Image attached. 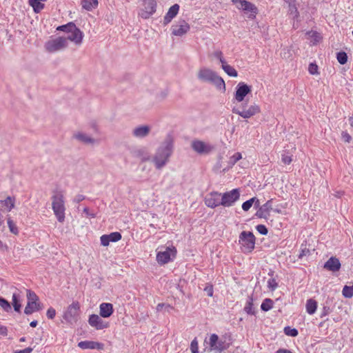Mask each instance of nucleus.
<instances>
[{
	"instance_id": "7ed1b4c3",
	"label": "nucleus",
	"mask_w": 353,
	"mask_h": 353,
	"mask_svg": "<svg viewBox=\"0 0 353 353\" xmlns=\"http://www.w3.org/2000/svg\"><path fill=\"white\" fill-rule=\"evenodd\" d=\"M231 1L236 8L247 15L248 19H256L259 10L254 3L247 0H231Z\"/></svg>"
},
{
	"instance_id": "0eeeda50",
	"label": "nucleus",
	"mask_w": 353,
	"mask_h": 353,
	"mask_svg": "<svg viewBox=\"0 0 353 353\" xmlns=\"http://www.w3.org/2000/svg\"><path fill=\"white\" fill-rule=\"evenodd\" d=\"M172 146L171 144H167L165 147L159 149L154 161L158 169L161 168L168 161L172 154Z\"/></svg>"
},
{
	"instance_id": "09e8293b",
	"label": "nucleus",
	"mask_w": 353,
	"mask_h": 353,
	"mask_svg": "<svg viewBox=\"0 0 353 353\" xmlns=\"http://www.w3.org/2000/svg\"><path fill=\"white\" fill-rule=\"evenodd\" d=\"M281 161L285 165H290L292 161V156L288 155L286 154H283L281 155Z\"/></svg>"
},
{
	"instance_id": "13d9d810",
	"label": "nucleus",
	"mask_w": 353,
	"mask_h": 353,
	"mask_svg": "<svg viewBox=\"0 0 353 353\" xmlns=\"http://www.w3.org/2000/svg\"><path fill=\"white\" fill-rule=\"evenodd\" d=\"M330 313V307L327 306H324L323 307L322 312L321 313V318H323L324 316L328 315Z\"/></svg>"
},
{
	"instance_id": "e433bc0d",
	"label": "nucleus",
	"mask_w": 353,
	"mask_h": 353,
	"mask_svg": "<svg viewBox=\"0 0 353 353\" xmlns=\"http://www.w3.org/2000/svg\"><path fill=\"white\" fill-rule=\"evenodd\" d=\"M27 299L28 302L39 303L38 296L35 292L30 290H27Z\"/></svg>"
},
{
	"instance_id": "9d476101",
	"label": "nucleus",
	"mask_w": 353,
	"mask_h": 353,
	"mask_svg": "<svg viewBox=\"0 0 353 353\" xmlns=\"http://www.w3.org/2000/svg\"><path fill=\"white\" fill-rule=\"evenodd\" d=\"M239 198L240 191L237 188L224 192L221 194V205L223 207H230L233 205Z\"/></svg>"
},
{
	"instance_id": "3c124183",
	"label": "nucleus",
	"mask_w": 353,
	"mask_h": 353,
	"mask_svg": "<svg viewBox=\"0 0 353 353\" xmlns=\"http://www.w3.org/2000/svg\"><path fill=\"white\" fill-rule=\"evenodd\" d=\"M268 285L270 290H274L276 288H277L278 283H276V281L274 279H271L268 280Z\"/></svg>"
},
{
	"instance_id": "f3484780",
	"label": "nucleus",
	"mask_w": 353,
	"mask_h": 353,
	"mask_svg": "<svg viewBox=\"0 0 353 353\" xmlns=\"http://www.w3.org/2000/svg\"><path fill=\"white\" fill-rule=\"evenodd\" d=\"M155 0H143L144 9L141 12V17L144 19L148 18L156 11Z\"/></svg>"
},
{
	"instance_id": "1a4fd4ad",
	"label": "nucleus",
	"mask_w": 353,
	"mask_h": 353,
	"mask_svg": "<svg viewBox=\"0 0 353 353\" xmlns=\"http://www.w3.org/2000/svg\"><path fill=\"white\" fill-rule=\"evenodd\" d=\"M176 249L174 246L167 247L165 250L159 251L157 254V261L159 264L164 265L175 258Z\"/></svg>"
},
{
	"instance_id": "a878e982",
	"label": "nucleus",
	"mask_w": 353,
	"mask_h": 353,
	"mask_svg": "<svg viewBox=\"0 0 353 353\" xmlns=\"http://www.w3.org/2000/svg\"><path fill=\"white\" fill-rule=\"evenodd\" d=\"M98 0H81V5L87 11H92L98 6Z\"/></svg>"
},
{
	"instance_id": "ea45409f",
	"label": "nucleus",
	"mask_w": 353,
	"mask_h": 353,
	"mask_svg": "<svg viewBox=\"0 0 353 353\" xmlns=\"http://www.w3.org/2000/svg\"><path fill=\"white\" fill-rule=\"evenodd\" d=\"M0 307L6 312H9L11 310L10 303L3 298L0 297Z\"/></svg>"
},
{
	"instance_id": "c756f323",
	"label": "nucleus",
	"mask_w": 353,
	"mask_h": 353,
	"mask_svg": "<svg viewBox=\"0 0 353 353\" xmlns=\"http://www.w3.org/2000/svg\"><path fill=\"white\" fill-rule=\"evenodd\" d=\"M0 202L8 212L14 208L15 199L13 197L8 196L5 200L0 201Z\"/></svg>"
},
{
	"instance_id": "680f3d73",
	"label": "nucleus",
	"mask_w": 353,
	"mask_h": 353,
	"mask_svg": "<svg viewBox=\"0 0 353 353\" xmlns=\"http://www.w3.org/2000/svg\"><path fill=\"white\" fill-rule=\"evenodd\" d=\"M83 211L87 215V216L91 217V218L95 217V214L94 213H90L89 209L88 208H83Z\"/></svg>"
},
{
	"instance_id": "603ef678",
	"label": "nucleus",
	"mask_w": 353,
	"mask_h": 353,
	"mask_svg": "<svg viewBox=\"0 0 353 353\" xmlns=\"http://www.w3.org/2000/svg\"><path fill=\"white\" fill-rule=\"evenodd\" d=\"M256 228V230L261 234L265 235L268 234V229L264 225H258Z\"/></svg>"
},
{
	"instance_id": "4d7b16f0",
	"label": "nucleus",
	"mask_w": 353,
	"mask_h": 353,
	"mask_svg": "<svg viewBox=\"0 0 353 353\" xmlns=\"http://www.w3.org/2000/svg\"><path fill=\"white\" fill-rule=\"evenodd\" d=\"M308 34L311 35V37H314L315 43L319 42L321 39L320 34L315 32H308Z\"/></svg>"
},
{
	"instance_id": "49530a36",
	"label": "nucleus",
	"mask_w": 353,
	"mask_h": 353,
	"mask_svg": "<svg viewBox=\"0 0 353 353\" xmlns=\"http://www.w3.org/2000/svg\"><path fill=\"white\" fill-rule=\"evenodd\" d=\"M190 350L192 353H199V345L196 339H194L191 342Z\"/></svg>"
},
{
	"instance_id": "a211bd4d",
	"label": "nucleus",
	"mask_w": 353,
	"mask_h": 353,
	"mask_svg": "<svg viewBox=\"0 0 353 353\" xmlns=\"http://www.w3.org/2000/svg\"><path fill=\"white\" fill-rule=\"evenodd\" d=\"M122 236L119 232H114L109 234H103L100 237L101 244L103 246L109 245L110 242H117L120 241Z\"/></svg>"
},
{
	"instance_id": "6ab92c4d",
	"label": "nucleus",
	"mask_w": 353,
	"mask_h": 353,
	"mask_svg": "<svg viewBox=\"0 0 353 353\" xmlns=\"http://www.w3.org/2000/svg\"><path fill=\"white\" fill-rule=\"evenodd\" d=\"M272 210V201L268 200L265 203L259 208L256 213V216L261 219H268Z\"/></svg>"
},
{
	"instance_id": "a18cd8bd",
	"label": "nucleus",
	"mask_w": 353,
	"mask_h": 353,
	"mask_svg": "<svg viewBox=\"0 0 353 353\" xmlns=\"http://www.w3.org/2000/svg\"><path fill=\"white\" fill-rule=\"evenodd\" d=\"M75 137L84 142V143H92V139L86 137L85 134H75Z\"/></svg>"
},
{
	"instance_id": "4be33fe9",
	"label": "nucleus",
	"mask_w": 353,
	"mask_h": 353,
	"mask_svg": "<svg viewBox=\"0 0 353 353\" xmlns=\"http://www.w3.org/2000/svg\"><path fill=\"white\" fill-rule=\"evenodd\" d=\"M341 266L339 260L334 256L330 257L324 264V268L332 272L339 271Z\"/></svg>"
},
{
	"instance_id": "f8f14e48",
	"label": "nucleus",
	"mask_w": 353,
	"mask_h": 353,
	"mask_svg": "<svg viewBox=\"0 0 353 353\" xmlns=\"http://www.w3.org/2000/svg\"><path fill=\"white\" fill-rule=\"evenodd\" d=\"M252 92V86L244 82H239L234 94V101L237 103L244 101L245 97Z\"/></svg>"
},
{
	"instance_id": "c9c22d12",
	"label": "nucleus",
	"mask_w": 353,
	"mask_h": 353,
	"mask_svg": "<svg viewBox=\"0 0 353 353\" xmlns=\"http://www.w3.org/2000/svg\"><path fill=\"white\" fill-rule=\"evenodd\" d=\"M343 296L350 299L353 296V285L352 286L345 285L342 290Z\"/></svg>"
},
{
	"instance_id": "c03bdc74",
	"label": "nucleus",
	"mask_w": 353,
	"mask_h": 353,
	"mask_svg": "<svg viewBox=\"0 0 353 353\" xmlns=\"http://www.w3.org/2000/svg\"><path fill=\"white\" fill-rule=\"evenodd\" d=\"M292 56L291 50L289 48H284L281 52V57L283 59H290Z\"/></svg>"
},
{
	"instance_id": "bf43d9fd",
	"label": "nucleus",
	"mask_w": 353,
	"mask_h": 353,
	"mask_svg": "<svg viewBox=\"0 0 353 353\" xmlns=\"http://www.w3.org/2000/svg\"><path fill=\"white\" fill-rule=\"evenodd\" d=\"M32 352V347H27L24 350H17V351L14 352V353H31Z\"/></svg>"
},
{
	"instance_id": "5fc2aeb1",
	"label": "nucleus",
	"mask_w": 353,
	"mask_h": 353,
	"mask_svg": "<svg viewBox=\"0 0 353 353\" xmlns=\"http://www.w3.org/2000/svg\"><path fill=\"white\" fill-rule=\"evenodd\" d=\"M343 140L346 143H350L352 140V137L346 131H343L341 133Z\"/></svg>"
},
{
	"instance_id": "37998d69",
	"label": "nucleus",
	"mask_w": 353,
	"mask_h": 353,
	"mask_svg": "<svg viewBox=\"0 0 353 353\" xmlns=\"http://www.w3.org/2000/svg\"><path fill=\"white\" fill-rule=\"evenodd\" d=\"M284 332L286 335L290 336H296L299 334L298 330L296 329L291 328L290 327H285Z\"/></svg>"
},
{
	"instance_id": "39448f33",
	"label": "nucleus",
	"mask_w": 353,
	"mask_h": 353,
	"mask_svg": "<svg viewBox=\"0 0 353 353\" xmlns=\"http://www.w3.org/2000/svg\"><path fill=\"white\" fill-rule=\"evenodd\" d=\"M205 343L209 345V350L210 352H221L230 347L229 343H227L223 339H220L216 334H210L208 339H205Z\"/></svg>"
},
{
	"instance_id": "f257e3e1",
	"label": "nucleus",
	"mask_w": 353,
	"mask_h": 353,
	"mask_svg": "<svg viewBox=\"0 0 353 353\" xmlns=\"http://www.w3.org/2000/svg\"><path fill=\"white\" fill-rule=\"evenodd\" d=\"M240 103V104L234 105L232 111L243 119H250L261 112V108L256 103L248 105V103L245 101Z\"/></svg>"
},
{
	"instance_id": "c85d7f7f",
	"label": "nucleus",
	"mask_w": 353,
	"mask_h": 353,
	"mask_svg": "<svg viewBox=\"0 0 353 353\" xmlns=\"http://www.w3.org/2000/svg\"><path fill=\"white\" fill-rule=\"evenodd\" d=\"M149 127L146 125L140 126L134 130L133 134L135 137H145L149 133Z\"/></svg>"
},
{
	"instance_id": "052dcab7",
	"label": "nucleus",
	"mask_w": 353,
	"mask_h": 353,
	"mask_svg": "<svg viewBox=\"0 0 353 353\" xmlns=\"http://www.w3.org/2000/svg\"><path fill=\"white\" fill-rule=\"evenodd\" d=\"M309 253H310V250L305 248L301 250V253L299 255V258L301 259L303 256H306Z\"/></svg>"
},
{
	"instance_id": "de8ad7c7",
	"label": "nucleus",
	"mask_w": 353,
	"mask_h": 353,
	"mask_svg": "<svg viewBox=\"0 0 353 353\" xmlns=\"http://www.w3.org/2000/svg\"><path fill=\"white\" fill-rule=\"evenodd\" d=\"M213 57L218 59L220 62L221 63V65H223V63H225V61L223 56V52L221 50H216L212 54Z\"/></svg>"
},
{
	"instance_id": "864d4df0",
	"label": "nucleus",
	"mask_w": 353,
	"mask_h": 353,
	"mask_svg": "<svg viewBox=\"0 0 353 353\" xmlns=\"http://www.w3.org/2000/svg\"><path fill=\"white\" fill-rule=\"evenodd\" d=\"M241 159V154L240 152H236L231 157V161L232 162V163H235Z\"/></svg>"
},
{
	"instance_id": "9b49d317",
	"label": "nucleus",
	"mask_w": 353,
	"mask_h": 353,
	"mask_svg": "<svg viewBox=\"0 0 353 353\" xmlns=\"http://www.w3.org/2000/svg\"><path fill=\"white\" fill-rule=\"evenodd\" d=\"M198 77L200 80L207 82L219 83L223 85L225 83L222 78L218 77L214 72L208 68H202L198 72Z\"/></svg>"
},
{
	"instance_id": "5701e85b",
	"label": "nucleus",
	"mask_w": 353,
	"mask_h": 353,
	"mask_svg": "<svg viewBox=\"0 0 353 353\" xmlns=\"http://www.w3.org/2000/svg\"><path fill=\"white\" fill-rule=\"evenodd\" d=\"M114 312L113 305L109 303H102L99 305V314L103 318H108Z\"/></svg>"
},
{
	"instance_id": "79ce46f5",
	"label": "nucleus",
	"mask_w": 353,
	"mask_h": 353,
	"mask_svg": "<svg viewBox=\"0 0 353 353\" xmlns=\"http://www.w3.org/2000/svg\"><path fill=\"white\" fill-rule=\"evenodd\" d=\"M308 72L310 74L312 75L319 74L318 65L316 63H311L308 67Z\"/></svg>"
},
{
	"instance_id": "338daca9",
	"label": "nucleus",
	"mask_w": 353,
	"mask_h": 353,
	"mask_svg": "<svg viewBox=\"0 0 353 353\" xmlns=\"http://www.w3.org/2000/svg\"><path fill=\"white\" fill-rule=\"evenodd\" d=\"M37 324H38L37 321H32V322H30V325L32 327H35L37 325Z\"/></svg>"
},
{
	"instance_id": "423d86ee",
	"label": "nucleus",
	"mask_w": 353,
	"mask_h": 353,
	"mask_svg": "<svg viewBox=\"0 0 353 353\" xmlns=\"http://www.w3.org/2000/svg\"><path fill=\"white\" fill-rule=\"evenodd\" d=\"M80 314V304L78 301H73L68 306L63 314V319L70 324L77 323Z\"/></svg>"
},
{
	"instance_id": "69168bd1",
	"label": "nucleus",
	"mask_w": 353,
	"mask_h": 353,
	"mask_svg": "<svg viewBox=\"0 0 353 353\" xmlns=\"http://www.w3.org/2000/svg\"><path fill=\"white\" fill-rule=\"evenodd\" d=\"M276 353H292V352L288 350L279 349V350H277L276 352Z\"/></svg>"
},
{
	"instance_id": "dca6fc26",
	"label": "nucleus",
	"mask_w": 353,
	"mask_h": 353,
	"mask_svg": "<svg viewBox=\"0 0 353 353\" xmlns=\"http://www.w3.org/2000/svg\"><path fill=\"white\" fill-rule=\"evenodd\" d=\"M89 325L97 330H103L109 327L108 323L104 322L97 314H91L88 319Z\"/></svg>"
},
{
	"instance_id": "20e7f679",
	"label": "nucleus",
	"mask_w": 353,
	"mask_h": 353,
	"mask_svg": "<svg viewBox=\"0 0 353 353\" xmlns=\"http://www.w3.org/2000/svg\"><path fill=\"white\" fill-rule=\"evenodd\" d=\"M239 243L242 252L250 254L255 248L256 238L252 232L243 231L239 235Z\"/></svg>"
},
{
	"instance_id": "4c0bfd02",
	"label": "nucleus",
	"mask_w": 353,
	"mask_h": 353,
	"mask_svg": "<svg viewBox=\"0 0 353 353\" xmlns=\"http://www.w3.org/2000/svg\"><path fill=\"white\" fill-rule=\"evenodd\" d=\"M8 225L10 231L12 234H14L15 235L18 234V233H19L18 228L10 218L8 219Z\"/></svg>"
},
{
	"instance_id": "bb28decb",
	"label": "nucleus",
	"mask_w": 353,
	"mask_h": 353,
	"mask_svg": "<svg viewBox=\"0 0 353 353\" xmlns=\"http://www.w3.org/2000/svg\"><path fill=\"white\" fill-rule=\"evenodd\" d=\"M47 0H29V4L31 6L36 13L40 12L44 8V2Z\"/></svg>"
},
{
	"instance_id": "473e14b6",
	"label": "nucleus",
	"mask_w": 353,
	"mask_h": 353,
	"mask_svg": "<svg viewBox=\"0 0 353 353\" xmlns=\"http://www.w3.org/2000/svg\"><path fill=\"white\" fill-rule=\"evenodd\" d=\"M253 305V299L252 297H249L244 307V311L248 314H254L255 311Z\"/></svg>"
},
{
	"instance_id": "ddd939ff",
	"label": "nucleus",
	"mask_w": 353,
	"mask_h": 353,
	"mask_svg": "<svg viewBox=\"0 0 353 353\" xmlns=\"http://www.w3.org/2000/svg\"><path fill=\"white\" fill-rule=\"evenodd\" d=\"M204 203L206 206L210 208H215L221 205V193L215 191L210 192L205 196Z\"/></svg>"
},
{
	"instance_id": "6e6552de",
	"label": "nucleus",
	"mask_w": 353,
	"mask_h": 353,
	"mask_svg": "<svg viewBox=\"0 0 353 353\" xmlns=\"http://www.w3.org/2000/svg\"><path fill=\"white\" fill-rule=\"evenodd\" d=\"M68 46L67 39L65 37H59L50 39L46 43L45 48L50 52H54L61 50Z\"/></svg>"
},
{
	"instance_id": "6e6d98bb",
	"label": "nucleus",
	"mask_w": 353,
	"mask_h": 353,
	"mask_svg": "<svg viewBox=\"0 0 353 353\" xmlns=\"http://www.w3.org/2000/svg\"><path fill=\"white\" fill-rule=\"evenodd\" d=\"M204 291L206 292L208 296L212 297L213 296L214 290L212 285L206 286Z\"/></svg>"
},
{
	"instance_id": "72a5a7b5",
	"label": "nucleus",
	"mask_w": 353,
	"mask_h": 353,
	"mask_svg": "<svg viewBox=\"0 0 353 353\" xmlns=\"http://www.w3.org/2000/svg\"><path fill=\"white\" fill-rule=\"evenodd\" d=\"M75 27H76V25L74 23L70 22L65 25L59 26L57 28V30L63 31V32H65L69 34L72 30H73V28H75Z\"/></svg>"
},
{
	"instance_id": "0e129e2a",
	"label": "nucleus",
	"mask_w": 353,
	"mask_h": 353,
	"mask_svg": "<svg viewBox=\"0 0 353 353\" xmlns=\"http://www.w3.org/2000/svg\"><path fill=\"white\" fill-rule=\"evenodd\" d=\"M163 307H165V303H159L157 305V311H161L162 310V309Z\"/></svg>"
},
{
	"instance_id": "393cba45",
	"label": "nucleus",
	"mask_w": 353,
	"mask_h": 353,
	"mask_svg": "<svg viewBox=\"0 0 353 353\" xmlns=\"http://www.w3.org/2000/svg\"><path fill=\"white\" fill-rule=\"evenodd\" d=\"M42 309V305L40 303L27 302V305L24 309V313L30 315L35 312H38Z\"/></svg>"
},
{
	"instance_id": "f704fd0d",
	"label": "nucleus",
	"mask_w": 353,
	"mask_h": 353,
	"mask_svg": "<svg viewBox=\"0 0 353 353\" xmlns=\"http://www.w3.org/2000/svg\"><path fill=\"white\" fill-rule=\"evenodd\" d=\"M272 307H273V301L270 299H265L263 301V303L261 305V310L265 312L269 311L270 310H271L272 308Z\"/></svg>"
},
{
	"instance_id": "aec40b11",
	"label": "nucleus",
	"mask_w": 353,
	"mask_h": 353,
	"mask_svg": "<svg viewBox=\"0 0 353 353\" xmlns=\"http://www.w3.org/2000/svg\"><path fill=\"white\" fill-rule=\"evenodd\" d=\"M78 346L82 350H101L104 348V345L101 343L92 341H83L78 343Z\"/></svg>"
},
{
	"instance_id": "7c9ffc66",
	"label": "nucleus",
	"mask_w": 353,
	"mask_h": 353,
	"mask_svg": "<svg viewBox=\"0 0 353 353\" xmlns=\"http://www.w3.org/2000/svg\"><path fill=\"white\" fill-rule=\"evenodd\" d=\"M221 67L224 72L230 77H236L238 76L237 71L232 66L228 65L226 61L223 63Z\"/></svg>"
},
{
	"instance_id": "b1692460",
	"label": "nucleus",
	"mask_w": 353,
	"mask_h": 353,
	"mask_svg": "<svg viewBox=\"0 0 353 353\" xmlns=\"http://www.w3.org/2000/svg\"><path fill=\"white\" fill-rule=\"evenodd\" d=\"M179 6L176 3L171 6L163 19V24L167 25L177 15L179 11Z\"/></svg>"
},
{
	"instance_id": "e2e57ef3",
	"label": "nucleus",
	"mask_w": 353,
	"mask_h": 353,
	"mask_svg": "<svg viewBox=\"0 0 353 353\" xmlns=\"http://www.w3.org/2000/svg\"><path fill=\"white\" fill-rule=\"evenodd\" d=\"M7 334L6 327L0 325V334Z\"/></svg>"
},
{
	"instance_id": "2f4dec72",
	"label": "nucleus",
	"mask_w": 353,
	"mask_h": 353,
	"mask_svg": "<svg viewBox=\"0 0 353 353\" xmlns=\"http://www.w3.org/2000/svg\"><path fill=\"white\" fill-rule=\"evenodd\" d=\"M12 304L14 310L19 312L21 307V304L20 303V296L19 294L14 293L12 294Z\"/></svg>"
},
{
	"instance_id": "f03ea898",
	"label": "nucleus",
	"mask_w": 353,
	"mask_h": 353,
	"mask_svg": "<svg viewBox=\"0 0 353 353\" xmlns=\"http://www.w3.org/2000/svg\"><path fill=\"white\" fill-rule=\"evenodd\" d=\"M52 208L59 222L63 223L65 218V206L63 194L56 192L52 196Z\"/></svg>"
},
{
	"instance_id": "412c9836",
	"label": "nucleus",
	"mask_w": 353,
	"mask_h": 353,
	"mask_svg": "<svg viewBox=\"0 0 353 353\" xmlns=\"http://www.w3.org/2000/svg\"><path fill=\"white\" fill-rule=\"evenodd\" d=\"M83 37V34L82 31L78 28L77 26L73 28V30H72L65 38L68 40H70L77 45L81 43Z\"/></svg>"
},
{
	"instance_id": "8fccbe9b",
	"label": "nucleus",
	"mask_w": 353,
	"mask_h": 353,
	"mask_svg": "<svg viewBox=\"0 0 353 353\" xmlns=\"http://www.w3.org/2000/svg\"><path fill=\"white\" fill-rule=\"evenodd\" d=\"M46 316L49 319H53L56 316V310L53 307H50L48 309Z\"/></svg>"
},
{
	"instance_id": "a19ab883",
	"label": "nucleus",
	"mask_w": 353,
	"mask_h": 353,
	"mask_svg": "<svg viewBox=\"0 0 353 353\" xmlns=\"http://www.w3.org/2000/svg\"><path fill=\"white\" fill-rule=\"evenodd\" d=\"M256 199L255 197H253V198H251L250 199L245 201L243 204H242V209L244 210V211H248L251 207L252 206L254 201L256 200Z\"/></svg>"
},
{
	"instance_id": "58836bf2",
	"label": "nucleus",
	"mask_w": 353,
	"mask_h": 353,
	"mask_svg": "<svg viewBox=\"0 0 353 353\" xmlns=\"http://www.w3.org/2000/svg\"><path fill=\"white\" fill-rule=\"evenodd\" d=\"M336 59L339 63L343 65L347 61V55L345 52H339L337 53Z\"/></svg>"
},
{
	"instance_id": "4468645a",
	"label": "nucleus",
	"mask_w": 353,
	"mask_h": 353,
	"mask_svg": "<svg viewBox=\"0 0 353 353\" xmlns=\"http://www.w3.org/2000/svg\"><path fill=\"white\" fill-rule=\"evenodd\" d=\"M190 25L183 19L179 20L172 27V33L174 36L181 37L190 30Z\"/></svg>"
},
{
	"instance_id": "cd10ccee",
	"label": "nucleus",
	"mask_w": 353,
	"mask_h": 353,
	"mask_svg": "<svg viewBox=\"0 0 353 353\" xmlns=\"http://www.w3.org/2000/svg\"><path fill=\"white\" fill-rule=\"evenodd\" d=\"M317 306V302L315 300L312 299H307L305 305L306 312L312 315L316 311Z\"/></svg>"
},
{
	"instance_id": "774afa93",
	"label": "nucleus",
	"mask_w": 353,
	"mask_h": 353,
	"mask_svg": "<svg viewBox=\"0 0 353 353\" xmlns=\"http://www.w3.org/2000/svg\"><path fill=\"white\" fill-rule=\"evenodd\" d=\"M350 124L353 127V114L349 118Z\"/></svg>"
},
{
	"instance_id": "2eb2a0df",
	"label": "nucleus",
	"mask_w": 353,
	"mask_h": 353,
	"mask_svg": "<svg viewBox=\"0 0 353 353\" xmlns=\"http://www.w3.org/2000/svg\"><path fill=\"white\" fill-rule=\"evenodd\" d=\"M192 149L199 154H208L210 152L213 147L210 144L199 140H194L192 142Z\"/></svg>"
}]
</instances>
